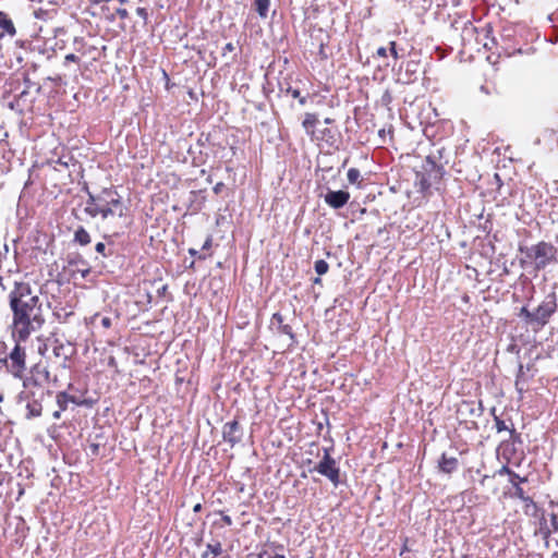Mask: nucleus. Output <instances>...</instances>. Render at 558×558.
Instances as JSON below:
<instances>
[{
	"label": "nucleus",
	"instance_id": "nucleus-15",
	"mask_svg": "<svg viewBox=\"0 0 558 558\" xmlns=\"http://www.w3.org/2000/svg\"><path fill=\"white\" fill-rule=\"evenodd\" d=\"M0 37H3L5 35L10 37H14L16 35V28L14 26L13 21L9 16L8 13L0 11Z\"/></svg>",
	"mask_w": 558,
	"mask_h": 558
},
{
	"label": "nucleus",
	"instance_id": "nucleus-9",
	"mask_svg": "<svg viewBox=\"0 0 558 558\" xmlns=\"http://www.w3.org/2000/svg\"><path fill=\"white\" fill-rule=\"evenodd\" d=\"M52 354L56 357V363L60 367L66 368L70 360L75 354V347L71 342H63L57 339L52 345Z\"/></svg>",
	"mask_w": 558,
	"mask_h": 558
},
{
	"label": "nucleus",
	"instance_id": "nucleus-57",
	"mask_svg": "<svg viewBox=\"0 0 558 558\" xmlns=\"http://www.w3.org/2000/svg\"><path fill=\"white\" fill-rule=\"evenodd\" d=\"M323 50H324V45L322 44L320 45V52H323Z\"/></svg>",
	"mask_w": 558,
	"mask_h": 558
},
{
	"label": "nucleus",
	"instance_id": "nucleus-49",
	"mask_svg": "<svg viewBox=\"0 0 558 558\" xmlns=\"http://www.w3.org/2000/svg\"><path fill=\"white\" fill-rule=\"evenodd\" d=\"M222 186V183H217L215 186H214V192L215 193H219L220 189Z\"/></svg>",
	"mask_w": 558,
	"mask_h": 558
},
{
	"label": "nucleus",
	"instance_id": "nucleus-20",
	"mask_svg": "<svg viewBox=\"0 0 558 558\" xmlns=\"http://www.w3.org/2000/svg\"><path fill=\"white\" fill-rule=\"evenodd\" d=\"M56 399L60 411L66 410L70 402L78 404V401L73 396L68 395L65 391L58 392Z\"/></svg>",
	"mask_w": 558,
	"mask_h": 558
},
{
	"label": "nucleus",
	"instance_id": "nucleus-54",
	"mask_svg": "<svg viewBox=\"0 0 558 558\" xmlns=\"http://www.w3.org/2000/svg\"><path fill=\"white\" fill-rule=\"evenodd\" d=\"M320 281H322V280H320V278H319V277H317V278H315V279H314V283H320Z\"/></svg>",
	"mask_w": 558,
	"mask_h": 558
},
{
	"label": "nucleus",
	"instance_id": "nucleus-40",
	"mask_svg": "<svg viewBox=\"0 0 558 558\" xmlns=\"http://www.w3.org/2000/svg\"><path fill=\"white\" fill-rule=\"evenodd\" d=\"M219 513L221 514V520H222L223 524L230 526L232 524L231 517L228 514H225L223 511H219Z\"/></svg>",
	"mask_w": 558,
	"mask_h": 558
},
{
	"label": "nucleus",
	"instance_id": "nucleus-3",
	"mask_svg": "<svg viewBox=\"0 0 558 558\" xmlns=\"http://www.w3.org/2000/svg\"><path fill=\"white\" fill-rule=\"evenodd\" d=\"M22 390L17 395L19 403L25 405L27 418L38 417L43 413V402L46 397L51 396V391L40 385H35L29 380L22 379Z\"/></svg>",
	"mask_w": 558,
	"mask_h": 558
},
{
	"label": "nucleus",
	"instance_id": "nucleus-18",
	"mask_svg": "<svg viewBox=\"0 0 558 558\" xmlns=\"http://www.w3.org/2000/svg\"><path fill=\"white\" fill-rule=\"evenodd\" d=\"M318 122V118L315 113H305L304 120L302 122V126L304 128L305 132L310 136H314L315 134V126Z\"/></svg>",
	"mask_w": 558,
	"mask_h": 558
},
{
	"label": "nucleus",
	"instance_id": "nucleus-41",
	"mask_svg": "<svg viewBox=\"0 0 558 558\" xmlns=\"http://www.w3.org/2000/svg\"><path fill=\"white\" fill-rule=\"evenodd\" d=\"M70 161H72V158H71V157H69L68 159H65L64 157H60V158L57 160V165H60V166H62V167L68 168V167H69Z\"/></svg>",
	"mask_w": 558,
	"mask_h": 558
},
{
	"label": "nucleus",
	"instance_id": "nucleus-25",
	"mask_svg": "<svg viewBox=\"0 0 558 558\" xmlns=\"http://www.w3.org/2000/svg\"><path fill=\"white\" fill-rule=\"evenodd\" d=\"M416 177H417V184L420 186V191L423 193L428 191L429 187L432 186L434 179H429V177L424 173H422V174L417 173Z\"/></svg>",
	"mask_w": 558,
	"mask_h": 558
},
{
	"label": "nucleus",
	"instance_id": "nucleus-38",
	"mask_svg": "<svg viewBox=\"0 0 558 558\" xmlns=\"http://www.w3.org/2000/svg\"><path fill=\"white\" fill-rule=\"evenodd\" d=\"M389 51H390V54L395 58V59H399V53H398V50H397V44L396 41H390L389 44Z\"/></svg>",
	"mask_w": 558,
	"mask_h": 558
},
{
	"label": "nucleus",
	"instance_id": "nucleus-26",
	"mask_svg": "<svg viewBox=\"0 0 558 558\" xmlns=\"http://www.w3.org/2000/svg\"><path fill=\"white\" fill-rule=\"evenodd\" d=\"M322 141H324L329 146H333L337 141L336 131L331 129H324L322 131Z\"/></svg>",
	"mask_w": 558,
	"mask_h": 558
},
{
	"label": "nucleus",
	"instance_id": "nucleus-17",
	"mask_svg": "<svg viewBox=\"0 0 558 558\" xmlns=\"http://www.w3.org/2000/svg\"><path fill=\"white\" fill-rule=\"evenodd\" d=\"M458 468V459L456 457L441 456L439 469L445 473H451Z\"/></svg>",
	"mask_w": 558,
	"mask_h": 558
},
{
	"label": "nucleus",
	"instance_id": "nucleus-53",
	"mask_svg": "<svg viewBox=\"0 0 558 558\" xmlns=\"http://www.w3.org/2000/svg\"><path fill=\"white\" fill-rule=\"evenodd\" d=\"M208 554H209V551L206 549V551H205V553H203L202 558H207V557H208Z\"/></svg>",
	"mask_w": 558,
	"mask_h": 558
},
{
	"label": "nucleus",
	"instance_id": "nucleus-47",
	"mask_svg": "<svg viewBox=\"0 0 558 558\" xmlns=\"http://www.w3.org/2000/svg\"><path fill=\"white\" fill-rule=\"evenodd\" d=\"M136 12L140 16H143V17H146V15H147L146 10L144 8H137Z\"/></svg>",
	"mask_w": 558,
	"mask_h": 558
},
{
	"label": "nucleus",
	"instance_id": "nucleus-13",
	"mask_svg": "<svg viewBox=\"0 0 558 558\" xmlns=\"http://www.w3.org/2000/svg\"><path fill=\"white\" fill-rule=\"evenodd\" d=\"M349 199L350 193L343 190L332 191L328 189L327 193L324 196L325 203L333 209L342 208L344 205H347Z\"/></svg>",
	"mask_w": 558,
	"mask_h": 558
},
{
	"label": "nucleus",
	"instance_id": "nucleus-29",
	"mask_svg": "<svg viewBox=\"0 0 558 558\" xmlns=\"http://www.w3.org/2000/svg\"><path fill=\"white\" fill-rule=\"evenodd\" d=\"M360 178H361V173H360L359 169L350 168L348 170V181L351 184H360Z\"/></svg>",
	"mask_w": 558,
	"mask_h": 558
},
{
	"label": "nucleus",
	"instance_id": "nucleus-51",
	"mask_svg": "<svg viewBox=\"0 0 558 558\" xmlns=\"http://www.w3.org/2000/svg\"><path fill=\"white\" fill-rule=\"evenodd\" d=\"M61 412H62V411H60V410H59V411H56V412L53 413V417H54V418H57V420H58V418H60V414H61Z\"/></svg>",
	"mask_w": 558,
	"mask_h": 558
},
{
	"label": "nucleus",
	"instance_id": "nucleus-27",
	"mask_svg": "<svg viewBox=\"0 0 558 558\" xmlns=\"http://www.w3.org/2000/svg\"><path fill=\"white\" fill-rule=\"evenodd\" d=\"M495 421V427L498 433L510 430V433H513L514 429H510L509 426L506 424L504 420H501L499 416L495 415V408L492 410Z\"/></svg>",
	"mask_w": 558,
	"mask_h": 558
},
{
	"label": "nucleus",
	"instance_id": "nucleus-30",
	"mask_svg": "<svg viewBox=\"0 0 558 558\" xmlns=\"http://www.w3.org/2000/svg\"><path fill=\"white\" fill-rule=\"evenodd\" d=\"M314 268H315V271L322 276V275H325L328 269H329V265L326 260L324 259H318L315 262V265H314Z\"/></svg>",
	"mask_w": 558,
	"mask_h": 558
},
{
	"label": "nucleus",
	"instance_id": "nucleus-34",
	"mask_svg": "<svg viewBox=\"0 0 558 558\" xmlns=\"http://www.w3.org/2000/svg\"><path fill=\"white\" fill-rule=\"evenodd\" d=\"M288 93L293 97V98H298L299 99V102L300 105L304 106L306 105V101H307V98L305 96H301V93L299 89H292V88H289L288 89Z\"/></svg>",
	"mask_w": 558,
	"mask_h": 558
},
{
	"label": "nucleus",
	"instance_id": "nucleus-12",
	"mask_svg": "<svg viewBox=\"0 0 558 558\" xmlns=\"http://www.w3.org/2000/svg\"><path fill=\"white\" fill-rule=\"evenodd\" d=\"M243 430L239 423V421L233 420L231 422H227L222 428V437L226 442H228L231 447H234L242 439Z\"/></svg>",
	"mask_w": 558,
	"mask_h": 558
},
{
	"label": "nucleus",
	"instance_id": "nucleus-19",
	"mask_svg": "<svg viewBox=\"0 0 558 558\" xmlns=\"http://www.w3.org/2000/svg\"><path fill=\"white\" fill-rule=\"evenodd\" d=\"M526 377H525V368L523 364L519 365L517 377H515V389L522 395L526 389Z\"/></svg>",
	"mask_w": 558,
	"mask_h": 558
},
{
	"label": "nucleus",
	"instance_id": "nucleus-35",
	"mask_svg": "<svg viewBox=\"0 0 558 558\" xmlns=\"http://www.w3.org/2000/svg\"><path fill=\"white\" fill-rule=\"evenodd\" d=\"M81 61V57L76 53H69L64 57L63 64L68 65L70 62L78 63Z\"/></svg>",
	"mask_w": 558,
	"mask_h": 558
},
{
	"label": "nucleus",
	"instance_id": "nucleus-39",
	"mask_svg": "<svg viewBox=\"0 0 558 558\" xmlns=\"http://www.w3.org/2000/svg\"><path fill=\"white\" fill-rule=\"evenodd\" d=\"M116 13L118 14V16L122 20L124 19H128L129 17V12L126 9H123V8H118Z\"/></svg>",
	"mask_w": 558,
	"mask_h": 558
},
{
	"label": "nucleus",
	"instance_id": "nucleus-55",
	"mask_svg": "<svg viewBox=\"0 0 558 558\" xmlns=\"http://www.w3.org/2000/svg\"><path fill=\"white\" fill-rule=\"evenodd\" d=\"M197 257H198L199 259H205V258H206V256H205V255H198Z\"/></svg>",
	"mask_w": 558,
	"mask_h": 558
},
{
	"label": "nucleus",
	"instance_id": "nucleus-4",
	"mask_svg": "<svg viewBox=\"0 0 558 558\" xmlns=\"http://www.w3.org/2000/svg\"><path fill=\"white\" fill-rule=\"evenodd\" d=\"M557 248L547 242H539L526 251V257L533 263L535 269L542 270L556 260Z\"/></svg>",
	"mask_w": 558,
	"mask_h": 558
},
{
	"label": "nucleus",
	"instance_id": "nucleus-6",
	"mask_svg": "<svg viewBox=\"0 0 558 558\" xmlns=\"http://www.w3.org/2000/svg\"><path fill=\"white\" fill-rule=\"evenodd\" d=\"M24 379L29 380L35 385H40L45 387V385H59V378L56 373H53L47 362L39 361L35 365H33L29 369V375Z\"/></svg>",
	"mask_w": 558,
	"mask_h": 558
},
{
	"label": "nucleus",
	"instance_id": "nucleus-31",
	"mask_svg": "<svg viewBox=\"0 0 558 558\" xmlns=\"http://www.w3.org/2000/svg\"><path fill=\"white\" fill-rule=\"evenodd\" d=\"M95 250L102 257H108V256L112 255V250L108 248L107 245L102 242H98L95 246Z\"/></svg>",
	"mask_w": 558,
	"mask_h": 558
},
{
	"label": "nucleus",
	"instance_id": "nucleus-21",
	"mask_svg": "<svg viewBox=\"0 0 558 558\" xmlns=\"http://www.w3.org/2000/svg\"><path fill=\"white\" fill-rule=\"evenodd\" d=\"M74 241L80 245H87L90 243V235L83 227H78L74 232Z\"/></svg>",
	"mask_w": 558,
	"mask_h": 558
},
{
	"label": "nucleus",
	"instance_id": "nucleus-48",
	"mask_svg": "<svg viewBox=\"0 0 558 558\" xmlns=\"http://www.w3.org/2000/svg\"><path fill=\"white\" fill-rule=\"evenodd\" d=\"M202 510V504H196L194 507H193V511L194 512H199Z\"/></svg>",
	"mask_w": 558,
	"mask_h": 558
},
{
	"label": "nucleus",
	"instance_id": "nucleus-23",
	"mask_svg": "<svg viewBox=\"0 0 558 558\" xmlns=\"http://www.w3.org/2000/svg\"><path fill=\"white\" fill-rule=\"evenodd\" d=\"M74 50L82 57L88 53L90 48L87 47V44L83 37H75L73 40Z\"/></svg>",
	"mask_w": 558,
	"mask_h": 558
},
{
	"label": "nucleus",
	"instance_id": "nucleus-42",
	"mask_svg": "<svg viewBox=\"0 0 558 558\" xmlns=\"http://www.w3.org/2000/svg\"><path fill=\"white\" fill-rule=\"evenodd\" d=\"M75 271L80 272L81 274V277L82 278H86L89 274H90V268L88 267H85V268H76Z\"/></svg>",
	"mask_w": 558,
	"mask_h": 558
},
{
	"label": "nucleus",
	"instance_id": "nucleus-11",
	"mask_svg": "<svg viewBox=\"0 0 558 558\" xmlns=\"http://www.w3.org/2000/svg\"><path fill=\"white\" fill-rule=\"evenodd\" d=\"M270 328L279 335H286L290 339L288 347H293L296 343V338L293 332L292 326L284 322V317L280 313H275L270 319Z\"/></svg>",
	"mask_w": 558,
	"mask_h": 558
},
{
	"label": "nucleus",
	"instance_id": "nucleus-24",
	"mask_svg": "<svg viewBox=\"0 0 558 558\" xmlns=\"http://www.w3.org/2000/svg\"><path fill=\"white\" fill-rule=\"evenodd\" d=\"M270 0H255V10L260 17H266L268 14Z\"/></svg>",
	"mask_w": 558,
	"mask_h": 558
},
{
	"label": "nucleus",
	"instance_id": "nucleus-45",
	"mask_svg": "<svg viewBox=\"0 0 558 558\" xmlns=\"http://www.w3.org/2000/svg\"><path fill=\"white\" fill-rule=\"evenodd\" d=\"M234 50V45L232 43H228L225 47H223V54H226L227 52H231Z\"/></svg>",
	"mask_w": 558,
	"mask_h": 558
},
{
	"label": "nucleus",
	"instance_id": "nucleus-5",
	"mask_svg": "<svg viewBox=\"0 0 558 558\" xmlns=\"http://www.w3.org/2000/svg\"><path fill=\"white\" fill-rule=\"evenodd\" d=\"M14 339L16 343L3 362L7 371L14 378L24 379L26 377V351L20 343L22 340H19L17 338Z\"/></svg>",
	"mask_w": 558,
	"mask_h": 558
},
{
	"label": "nucleus",
	"instance_id": "nucleus-1",
	"mask_svg": "<svg viewBox=\"0 0 558 558\" xmlns=\"http://www.w3.org/2000/svg\"><path fill=\"white\" fill-rule=\"evenodd\" d=\"M9 301L13 313V338L27 340L45 323L39 290L29 282L15 281Z\"/></svg>",
	"mask_w": 558,
	"mask_h": 558
},
{
	"label": "nucleus",
	"instance_id": "nucleus-16",
	"mask_svg": "<svg viewBox=\"0 0 558 558\" xmlns=\"http://www.w3.org/2000/svg\"><path fill=\"white\" fill-rule=\"evenodd\" d=\"M541 526H539V533L543 535L544 538H548L550 534L558 531V518L556 514L550 515V525L548 526L546 523V519L543 518L541 520Z\"/></svg>",
	"mask_w": 558,
	"mask_h": 558
},
{
	"label": "nucleus",
	"instance_id": "nucleus-7",
	"mask_svg": "<svg viewBox=\"0 0 558 558\" xmlns=\"http://www.w3.org/2000/svg\"><path fill=\"white\" fill-rule=\"evenodd\" d=\"M556 310L557 299L556 294L553 292L547 294L534 311L533 322H535V327L541 329L548 324L550 317L556 313Z\"/></svg>",
	"mask_w": 558,
	"mask_h": 558
},
{
	"label": "nucleus",
	"instance_id": "nucleus-22",
	"mask_svg": "<svg viewBox=\"0 0 558 558\" xmlns=\"http://www.w3.org/2000/svg\"><path fill=\"white\" fill-rule=\"evenodd\" d=\"M514 488H515L514 496L525 502V512L526 513H529V506H533V508L536 509V504L533 501V499L531 497L525 495L523 488H521L519 485L514 486Z\"/></svg>",
	"mask_w": 558,
	"mask_h": 558
},
{
	"label": "nucleus",
	"instance_id": "nucleus-44",
	"mask_svg": "<svg viewBox=\"0 0 558 558\" xmlns=\"http://www.w3.org/2000/svg\"><path fill=\"white\" fill-rule=\"evenodd\" d=\"M376 53L378 57L385 58L387 57V49L385 47H379Z\"/></svg>",
	"mask_w": 558,
	"mask_h": 558
},
{
	"label": "nucleus",
	"instance_id": "nucleus-43",
	"mask_svg": "<svg viewBox=\"0 0 558 558\" xmlns=\"http://www.w3.org/2000/svg\"><path fill=\"white\" fill-rule=\"evenodd\" d=\"M211 243H213V239H211V236L209 235V236H207L206 241L204 242V244H203L202 248H203V250H209V248H210V246H211Z\"/></svg>",
	"mask_w": 558,
	"mask_h": 558
},
{
	"label": "nucleus",
	"instance_id": "nucleus-37",
	"mask_svg": "<svg viewBox=\"0 0 558 558\" xmlns=\"http://www.w3.org/2000/svg\"><path fill=\"white\" fill-rule=\"evenodd\" d=\"M100 325L105 329H109L112 326V319L109 316H101L100 317Z\"/></svg>",
	"mask_w": 558,
	"mask_h": 558
},
{
	"label": "nucleus",
	"instance_id": "nucleus-52",
	"mask_svg": "<svg viewBox=\"0 0 558 558\" xmlns=\"http://www.w3.org/2000/svg\"><path fill=\"white\" fill-rule=\"evenodd\" d=\"M324 122H325L326 124H331V123L333 122V120H332V119H330V118H326V119L324 120Z\"/></svg>",
	"mask_w": 558,
	"mask_h": 558
},
{
	"label": "nucleus",
	"instance_id": "nucleus-2",
	"mask_svg": "<svg viewBox=\"0 0 558 558\" xmlns=\"http://www.w3.org/2000/svg\"><path fill=\"white\" fill-rule=\"evenodd\" d=\"M84 211L95 218L100 216L104 221L116 220L113 234H118L128 225V207L122 196L113 189H104L100 193L88 194Z\"/></svg>",
	"mask_w": 558,
	"mask_h": 558
},
{
	"label": "nucleus",
	"instance_id": "nucleus-28",
	"mask_svg": "<svg viewBox=\"0 0 558 558\" xmlns=\"http://www.w3.org/2000/svg\"><path fill=\"white\" fill-rule=\"evenodd\" d=\"M519 316L522 317L529 325L535 327V322H533L534 311L531 312L526 306L521 307Z\"/></svg>",
	"mask_w": 558,
	"mask_h": 558
},
{
	"label": "nucleus",
	"instance_id": "nucleus-50",
	"mask_svg": "<svg viewBox=\"0 0 558 558\" xmlns=\"http://www.w3.org/2000/svg\"><path fill=\"white\" fill-rule=\"evenodd\" d=\"M189 253L192 255V256H196L197 255V251L194 250V248H190L189 250Z\"/></svg>",
	"mask_w": 558,
	"mask_h": 558
},
{
	"label": "nucleus",
	"instance_id": "nucleus-46",
	"mask_svg": "<svg viewBox=\"0 0 558 558\" xmlns=\"http://www.w3.org/2000/svg\"><path fill=\"white\" fill-rule=\"evenodd\" d=\"M511 472L512 471L508 466H502L500 470H498L497 474L498 475H504V474L510 475Z\"/></svg>",
	"mask_w": 558,
	"mask_h": 558
},
{
	"label": "nucleus",
	"instance_id": "nucleus-8",
	"mask_svg": "<svg viewBox=\"0 0 558 558\" xmlns=\"http://www.w3.org/2000/svg\"><path fill=\"white\" fill-rule=\"evenodd\" d=\"M312 471L327 477L335 486L340 484V469L336 460L330 456L328 449H324L323 459L314 466Z\"/></svg>",
	"mask_w": 558,
	"mask_h": 558
},
{
	"label": "nucleus",
	"instance_id": "nucleus-32",
	"mask_svg": "<svg viewBox=\"0 0 558 558\" xmlns=\"http://www.w3.org/2000/svg\"><path fill=\"white\" fill-rule=\"evenodd\" d=\"M257 558H286V556L283 554L264 549L257 555Z\"/></svg>",
	"mask_w": 558,
	"mask_h": 558
},
{
	"label": "nucleus",
	"instance_id": "nucleus-56",
	"mask_svg": "<svg viewBox=\"0 0 558 558\" xmlns=\"http://www.w3.org/2000/svg\"><path fill=\"white\" fill-rule=\"evenodd\" d=\"M488 476L487 475H484L483 480H482V483H484L485 480H487Z\"/></svg>",
	"mask_w": 558,
	"mask_h": 558
},
{
	"label": "nucleus",
	"instance_id": "nucleus-33",
	"mask_svg": "<svg viewBox=\"0 0 558 558\" xmlns=\"http://www.w3.org/2000/svg\"><path fill=\"white\" fill-rule=\"evenodd\" d=\"M206 548L210 554L215 556H218L222 553V546L220 542H216L215 544H207Z\"/></svg>",
	"mask_w": 558,
	"mask_h": 558
},
{
	"label": "nucleus",
	"instance_id": "nucleus-36",
	"mask_svg": "<svg viewBox=\"0 0 558 558\" xmlns=\"http://www.w3.org/2000/svg\"><path fill=\"white\" fill-rule=\"evenodd\" d=\"M510 483L513 485V486H517L519 485V483H523L526 481V478L524 477H520L517 473H514L513 471L510 473Z\"/></svg>",
	"mask_w": 558,
	"mask_h": 558
},
{
	"label": "nucleus",
	"instance_id": "nucleus-14",
	"mask_svg": "<svg viewBox=\"0 0 558 558\" xmlns=\"http://www.w3.org/2000/svg\"><path fill=\"white\" fill-rule=\"evenodd\" d=\"M423 170L424 174L428 175L429 179H434V181H438L442 177V168L429 156L425 159Z\"/></svg>",
	"mask_w": 558,
	"mask_h": 558
},
{
	"label": "nucleus",
	"instance_id": "nucleus-10",
	"mask_svg": "<svg viewBox=\"0 0 558 558\" xmlns=\"http://www.w3.org/2000/svg\"><path fill=\"white\" fill-rule=\"evenodd\" d=\"M482 403L473 400H463L457 409V415L460 421L468 422L482 415Z\"/></svg>",
	"mask_w": 558,
	"mask_h": 558
}]
</instances>
